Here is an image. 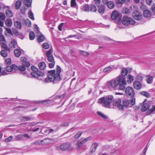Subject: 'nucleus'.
Instances as JSON below:
<instances>
[{"label":"nucleus","instance_id":"1","mask_svg":"<svg viewBox=\"0 0 155 155\" xmlns=\"http://www.w3.org/2000/svg\"><path fill=\"white\" fill-rule=\"evenodd\" d=\"M132 69L123 68L121 69V75L107 82V85L110 88H114L121 91L124 90L127 84L125 77L129 72H130Z\"/></svg>","mask_w":155,"mask_h":155},{"label":"nucleus","instance_id":"2","mask_svg":"<svg viewBox=\"0 0 155 155\" xmlns=\"http://www.w3.org/2000/svg\"><path fill=\"white\" fill-rule=\"evenodd\" d=\"M61 71V68L58 65L57 66L56 70H54L48 71V77L45 79V82H53V83H56L60 81L61 80L60 75Z\"/></svg>","mask_w":155,"mask_h":155},{"label":"nucleus","instance_id":"3","mask_svg":"<svg viewBox=\"0 0 155 155\" xmlns=\"http://www.w3.org/2000/svg\"><path fill=\"white\" fill-rule=\"evenodd\" d=\"M113 97L109 95L105 97H102L99 99V102L103 104V106L106 108H113L111 105L113 101Z\"/></svg>","mask_w":155,"mask_h":155},{"label":"nucleus","instance_id":"4","mask_svg":"<svg viewBox=\"0 0 155 155\" xmlns=\"http://www.w3.org/2000/svg\"><path fill=\"white\" fill-rule=\"evenodd\" d=\"M52 50L50 49L46 51V55L47 58L48 63V66L50 68H53L54 67L55 64V61L54 58L52 54Z\"/></svg>","mask_w":155,"mask_h":155},{"label":"nucleus","instance_id":"5","mask_svg":"<svg viewBox=\"0 0 155 155\" xmlns=\"http://www.w3.org/2000/svg\"><path fill=\"white\" fill-rule=\"evenodd\" d=\"M122 22L124 25L127 26L130 24L134 25L135 22L132 18L127 16H124L122 19Z\"/></svg>","mask_w":155,"mask_h":155},{"label":"nucleus","instance_id":"6","mask_svg":"<svg viewBox=\"0 0 155 155\" xmlns=\"http://www.w3.org/2000/svg\"><path fill=\"white\" fill-rule=\"evenodd\" d=\"M125 94L126 96L130 97H132L134 95V92L133 88L130 87L125 88Z\"/></svg>","mask_w":155,"mask_h":155},{"label":"nucleus","instance_id":"7","mask_svg":"<svg viewBox=\"0 0 155 155\" xmlns=\"http://www.w3.org/2000/svg\"><path fill=\"white\" fill-rule=\"evenodd\" d=\"M135 103V99L133 98L129 101L127 99H124L123 101V106L127 107L130 104L131 106H133Z\"/></svg>","mask_w":155,"mask_h":155},{"label":"nucleus","instance_id":"8","mask_svg":"<svg viewBox=\"0 0 155 155\" xmlns=\"http://www.w3.org/2000/svg\"><path fill=\"white\" fill-rule=\"evenodd\" d=\"M31 75L33 77L35 78H38L39 79H41V77H42L45 75L44 73L42 71H39L37 72H32L31 73Z\"/></svg>","mask_w":155,"mask_h":155},{"label":"nucleus","instance_id":"9","mask_svg":"<svg viewBox=\"0 0 155 155\" xmlns=\"http://www.w3.org/2000/svg\"><path fill=\"white\" fill-rule=\"evenodd\" d=\"M91 137H88L86 138H82L78 141L76 143V145L78 148L82 146L83 144L91 139Z\"/></svg>","mask_w":155,"mask_h":155},{"label":"nucleus","instance_id":"10","mask_svg":"<svg viewBox=\"0 0 155 155\" xmlns=\"http://www.w3.org/2000/svg\"><path fill=\"white\" fill-rule=\"evenodd\" d=\"M60 148L62 151H65L67 150H71L72 149L71 147V144L69 143L61 144L60 147Z\"/></svg>","mask_w":155,"mask_h":155},{"label":"nucleus","instance_id":"11","mask_svg":"<svg viewBox=\"0 0 155 155\" xmlns=\"http://www.w3.org/2000/svg\"><path fill=\"white\" fill-rule=\"evenodd\" d=\"M132 16L135 19L139 21L142 19V15L139 11H135L133 13Z\"/></svg>","mask_w":155,"mask_h":155},{"label":"nucleus","instance_id":"12","mask_svg":"<svg viewBox=\"0 0 155 155\" xmlns=\"http://www.w3.org/2000/svg\"><path fill=\"white\" fill-rule=\"evenodd\" d=\"M121 101L120 99H117L114 101L113 102L112 107L114 106L117 107V108L119 110H122L124 108L123 106L120 104Z\"/></svg>","mask_w":155,"mask_h":155},{"label":"nucleus","instance_id":"13","mask_svg":"<svg viewBox=\"0 0 155 155\" xmlns=\"http://www.w3.org/2000/svg\"><path fill=\"white\" fill-rule=\"evenodd\" d=\"M155 73H154L153 76L150 75H146V81L148 84H151L153 82V79L155 78Z\"/></svg>","mask_w":155,"mask_h":155},{"label":"nucleus","instance_id":"14","mask_svg":"<svg viewBox=\"0 0 155 155\" xmlns=\"http://www.w3.org/2000/svg\"><path fill=\"white\" fill-rule=\"evenodd\" d=\"M18 69L17 66L15 64H13L11 66H8L6 67V70L8 72L13 71L15 72Z\"/></svg>","mask_w":155,"mask_h":155},{"label":"nucleus","instance_id":"15","mask_svg":"<svg viewBox=\"0 0 155 155\" xmlns=\"http://www.w3.org/2000/svg\"><path fill=\"white\" fill-rule=\"evenodd\" d=\"M98 143H94L91 146L90 149V153H93L95 152L98 146Z\"/></svg>","mask_w":155,"mask_h":155},{"label":"nucleus","instance_id":"16","mask_svg":"<svg viewBox=\"0 0 155 155\" xmlns=\"http://www.w3.org/2000/svg\"><path fill=\"white\" fill-rule=\"evenodd\" d=\"M120 14L116 11H113L111 14V17L112 19L115 20L119 18Z\"/></svg>","mask_w":155,"mask_h":155},{"label":"nucleus","instance_id":"17","mask_svg":"<svg viewBox=\"0 0 155 155\" xmlns=\"http://www.w3.org/2000/svg\"><path fill=\"white\" fill-rule=\"evenodd\" d=\"M21 61L22 62V64L26 67H29L30 64L29 62H27V59L25 57H21L20 58Z\"/></svg>","mask_w":155,"mask_h":155},{"label":"nucleus","instance_id":"18","mask_svg":"<svg viewBox=\"0 0 155 155\" xmlns=\"http://www.w3.org/2000/svg\"><path fill=\"white\" fill-rule=\"evenodd\" d=\"M0 45L1 47L3 49L5 50L6 51H8V52H10V49L9 48H8L7 45L4 42H0Z\"/></svg>","mask_w":155,"mask_h":155},{"label":"nucleus","instance_id":"19","mask_svg":"<svg viewBox=\"0 0 155 155\" xmlns=\"http://www.w3.org/2000/svg\"><path fill=\"white\" fill-rule=\"evenodd\" d=\"M9 45L11 48H15L17 45V43L14 39H12Z\"/></svg>","mask_w":155,"mask_h":155},{"label":"nucleus","instance_id":"20","mask_svg":"<svg viewBox=\"0 0 155 155\" xmlns=\"http://www.w3.org/2000/svg\"><path fill=\"white\" fill-rule=\"evenodd\" d=\"M121 12L123 14H124L127 15H129L131 11L130 9L125 7L121 9Z\"/></svg>","mask_w":155,"mask_h":155},{"label":"nucleus","instance_id":"21","mask_svg":"<svg viewBox=\"0 0 155 155\" xmlns=\"http://www.w3.org/2000/svg\"><path fill=\"white\" fill-rule=\"evenodd\" d=\"M134 87L135 89L139 90L141 88V85L139 82L135 81L134 82Z\"/></svg>","mask_w":155,"mask_h":155},{"label":"nucleus","instance_id":"22","mask_svg":"<svg viewBox=\"0 0 155 155\" xmlns=\"http://www.w3.org/2000/svg\"><path fill=\"white\" fill-rule=\"evenodd\" d=\"M115 68V66L114 65L110 66L108 67H107L105 68L103 71L104 72H109L111 71L112 70Z\"/></svg>","mask_w":155,"mask_h":155},{"label":"nucleus","instance_id":"23","mask_svg":"<svg viewBox=\"0 0 155 155\" xmlns=\"http://www.w3.org/2000/svg\"><path fill=\"white\" fill-rule=\"evenodd\" d=\"M143 16L146 18L150 17L151 15V12L148 9H146L143 12Z\"/></svg>","mask_w":155,"mask_h":155},{"label":"nucleus","instance_id":"24","mask_svg":"<svg viewBox=\"0 0 155 155\" xmlns=\"http://www.w3.org/2000/svg\"><path fill=\"white\" fill-rule=\"evenodd\" d=\"M149 107L150 105L148 104H144L142 107L141 110L142 112L145 111L149 108Z\"/></svg>","mask_w":155,"mask_h":155},{"label":"nucleus","instance_id":"25","mask_svg":"<svg viewBox=\"0 0 155 155\" xmlns=\"http://www.w3.org/2000/svg\"><path fill=\"white\" fill-rule=\"evenodd\" d=\"M97 6L98 7V12L99 13L101 14H103L105 11L104 6L102 5Z\"/></svg>","mask_w":155,"mask_h":155},{"label":"nucleus","instance_id":"26","mask_svg":"<svg viewBox=\"0 0 155 155\" xmlns=\"http://www.w3.org/2000/svg\"><path fill=\"white\" fill-rule=\"evenodd\" d=\"M38 67L41 70H44L46 68V64L45 62H41L38 64Z\"/></svg>","mask_w":155,"mask_h":155},{"label":"nucleus","instance_id":"27","mask_svg":"<svg viewBox=\"0 0 155 155\" xmlns=\"http://www.w3.org/2000/svg\"><path fill=\"white\" fill-rule=\"evenodd\" d=\"M89 11L92 12H95L97 11V8L96 6L93 4L89 6Z\"/></svg>","mask_w":155,"mask_h":155},{"label":"nucleus","instance_id":"28","mask_svg":"<svg viewBox=\"0 0 155 155\" xmlns=\"http://www.w3.org/2000/svg\"><path fill=\"white\" fill-rule=\"evenodd\" d=\"M5 14L9 18H10L13 16L12 12L9 9H7L6 10Z\"/></svg>","mask_w":155,"mask_h":155},{"label":"nucleus","instance_id":"29","mask_svg":"<svg viewBox=\"0 0 155 155\" xmlns=\"http://www.w3.org/2000/svg\"><path fill=\"white\" fill-rule=\"evenodd\" d=\"M21 5V2L19 0L17 1L15 4V8L17 10L19 9Z\"/></svg>","mask_w":155,"mask_h":155},{"label":"nucleus","instance_id":"30","mask_svg":"<svg viewBox=\"0 0 155 155\" xmlns=\"http://www.w3.org/2000/svg\"><path fill=\"white\" fill-rule=\"evenodd\" d=\"M14 53L15 55L17 57H19L21 54V51L19 49H16L14 51Z\"/></svg>","mask_w":155,"mask_h":155},{"label":"nucleus","instance_id":"31","mask_svg":"<svg viewBox=\"0 0 155 155\" xmlns=\"http://www.w3.org/2000/svg\"><path fill=\"white\" fill-rule=\"evenodd\" d=\"M127 82L128 83H131L134 80V77L130 74H128L127 76Z\"/></svg>","mask_w":155,"mask_h":155},{"label":"nucleus","instance_id":"32","mask_svg":"<svg viewBox=\"0 0 155 155\" xmlns=\"http://www.w3.org/2000/svg\"><path fill=\"white\" fill-rule=\"evenodd\" d=\"M5 25L8 27H10L12 25V21L11 19H7L5 22Z\"/></svg>","mask_w":155,"mask_h":155},{"label":"nucleus","instance_id":"33","mask_svg":"<svg viewBox=\"0 0 155 155\" xmlns=\"http://www.w3.org/2000/svg\"><path fill=\"white\" fill-rule=\"evenodd\" d=\"M15 26L18 29H21V23L18 21H16L14 22Z\"/></svg>","mask_w":155,"mask_h":155},{"label":"nucleus","instance_id":"34","mask_svg":"<svg viewBox=\"0 0 155 155\" xmlns=\"http://www.w3.org/2000/svg\"><path fill=\"white\" fill-rule=\"evenodd\" d=\"M5 29V34L6 35L8 36L9 35H12V32L10 29L6 28Z\"/></svg>","mask_w":155,"mask_h":155},{"label":"nucleus","instance_id":"35","mask_svg":"<svg viewBox=\"0 0 155 155\" xmlns=\"http://www.w3.org/2000/svg\"><path fill=\"white\" fill-rule=\"evenodd\" d=\"M140 94L145 96L147 98H148L150 96V94L146 91H143L140 92Z\"/></svg>","mask_w":155,"mask_h":155},{"label":"nucleus","instance_id":"36","mask_svg":"<svg viewBox=\"0 0 155 155\" xmlns=\"http://www.w3.org/2000/svg\"><path fill=\"white\" fill-rule=\"evenodd\" d=\"M23 139V136L22 134L16 135L15 136L14 140H20Z\"/></svg>","mask_w":155,"mask_h":155},{"label":"nucleus","instance_id":"37","mask_svg":"<svg viewBox=\"0 0 155 155\" xmlns=\"http://www.w3.org/2000/svg\"><path fill=\"white\" fill-rule=\"evenodd\" d=\"M7 51L5 50H2L1 51L0 54L3 57L5 58L7 56Z\"/></svg>","mask_w":155,"mask_h":155},{"label":"nucleus","instance_id":"38","mask_svg":"<svg viewBox=\"0 0 155 155\" xmlns=\"http://www.w3.org/2000/svg\"><path fill=\"white\" fill-rule=\"evenodd\" d=\"M154 111H155V106H153L151 109L148 110L147 111L146 113L147 115H149Z\"/></svg>","mask_w":155,"mask_h":155},{"label":"nucleus","instance_id":"39","mask_svg":"<svg viewBox=\"0 0 155 155\" xmlns=\"http://www.w3.org/2000/svg\"><path fill=\"white\" fill-rule=\"evenodd\" d=\"M24 2L25 5L27 7H30L31 6V0H24Z\"/></svg>","mask_w":155,"mask_h":155},{"label":"nucleus","instance_id":"40","mask_svg":"<svg viewBox=\"0 0 155 155\" xmlns=\"http://www.w3.org/2000/svg\"><path fill=\"white\" fill-rule=\"evenodd\" d=\"M45 39L44 36L42 35H40L38 38V41L39 42H41Z\"/></svg>","mask_w":155,"mask_h":155},{"label":"nucleus","instance_id":"41","mask_svg":"<svg viewBox=\"0 0 155 155\" xmlns=\"http://www.w3.org/2000/svg\"><path fill=\"white\" fill-rule=\"evenodd\" d=\"M41 143L44 144H47L50 142V139H45L43 140H41Z\"/></svg>","mask_w":155,"mask_h":155},{"label":"nucleus","instance_id":"42","mask_svg":"<svg viewBox=\"0 0 155 155\" xmlns=\"http://www.w3.org/2000/svg\"><path fill=\"white\" fill-rule=\"evenodd\" d=\"M107 5L108 8L110 9L113 8L114 6V4L112 2H109Z\"/></svg>","mask_w":155,"mask_h":155},{"label":"nucleus","instance_id":"43","mask_svg":"<svg viewBox=\"0 0 155 155\" xmlns=\"http://www.w3.org/2000/svg\"><path fill=\"white\" fill-rule=\"evenodd\" d=\"M35 37L34 33L33 31L30 32L29 35L30 39L31 40H33L35 38Z\"/></svg>","mask_w":155,"mask_h":155},{"label":"nucleus","instance_id":"44","mask_svg":"<svg viewBox=\"0 0 155 155\" xmlns=\"http://www.w3.org/2000/svg\"><path fill=\"white\" fill-rule=\"evenodd\" d=\"M82 9L85 12L89 11V6L88 5H85L82 7Z\"/></svg>","mask_w":155,"mask_h":155},{"label":"nucleus","instance_id":"45","mask_svg":"<svg viewBox=\"0 0 155 155\" xmlns=\"http://www.w3.org/2000/svg\"><path fill=\"white\" fill-rule=\"evenodd\" d=\"M97 113L99 115L101 116V117L104 119H107L108 118V117L107 116L104 115L100 111H97Z\"/></svg>","mask_w":155,"mask_h":155},{"label":"nucleus","instance_id":"46","mask_svg":"<svg viewBox=\"0 0 155 155\" xmlns=\"http://www.w3.org/2000/svg\"><path fill=\"white\" fill-rule=\"evenodd\" d=\"M51 103L50 101L48 100H45L44 101H37V103H41L44 104H47Z\"/></svg>","mask_w":155,"mask_h":155},{"label":"nucleus","instance_id":"47","mask_svg":"<svg viewBox=\"0 0 155 155\" xmlns=\"http://www.w3.org/2000/svg\"><path fill=\"white\" fill-rule=\"evenodd\" d=\"M25 24L28 27H30L31 26V23L30 21L28 19H26L25 21Z\"/></svg>","mask_w":155,"mask_h":155},{"label":"nucleus","instance_id":"48","mask_svg":"<svg viewBox=\"0 0 155 155\" xmlns=\"http://www.w3.org/2000/svg\"><path fill=\"white\" fill-rule=\"evenodd\" d=\"M29 17L30 18H31V19L34 20V18L33 16V14L32 12L31 11H30L28 12V14Z\"/></svg>","mask_w":155,"mask_h":155},{"label":"nucleus","instance_id":"49","mask_svg":"<svg viewBox=\"0 0 155 155\" xmlns=\"http://www.w3.org/2000/svg\"><path fill=\"white\" fill-rule=\"evenodd\" d=\"M21 120L23 121L30 120L31 118L28 117H21Z\"/></svg>","mask_w":155,"mask_h":155},{"label":"nucleus","instance_id":"50","mask_svg":"<svg viewBox=\"0 0 155 155\" xmlns=\"http://www.w3.org/2000/svg\"><path fill=\"white\" fill-rule=\"evenodd\" d=\"M5 19V16L4 13L0 12V19L4 21Z\"/></svg>","mask_w":155,"mask_h":155},{"label":"nucleus","instance_id":"51","mask_svg":"<svg viewBox=\"0 0 155 155\" xmlns=\"http://www.w3.org/2000/svg\"><path fill=\"white\" fill-rule=\"evenodd\" d=\"M42 45L43 47L45 49H48L50 47L49 45L47 43H43Z\"/></svg>","mask_w":155,"mask_h":155},{"label":"nucleus","instance_id":"52","mask_svg":"<svg viewBox=\"0 0 155 155\" xmlns=\"http://www.w3.org/2000/svg\"><path fill=\"white\" fill-rule=\"evenodd\" d=\"M25 65H23V64L22 65H21L19 66L18 68H18L20 71H24L25 69Z\"/></svg>","mask_w":155,"mask_h":155},{"label":"nucleus","instance_id":"53","mask_svg":"<svg viewBox=\"0 0 155 155\" xmlns=\"http://www.w3.org/2000/svg\"><path fill=\"white\" fill-rule=\"evenodd\" d=\"M5 62L7 65H10L11 63V60L10 58H7L5 59Z\"/></svg>","mask_w":155,"mask_h":155},{"label":"nucleus","instance_id":"54","mask_svg":"<svg viewBox=\"0 0 155 155\" xmlns=\"http://www.w3.org/2000/svg\"><path fill=\"white\" fill-rule=\"evenodd\" d=\"M82 132L81 131L78 132L75 136L74 138L75 139H78L81 135Z\"/></svg>","mask_w":155,"mask_h":155},{"label":"nucleus","instance_id":"55","mask_svg":"<svg viewBox=\"0 0 155 155\" xmlns=\"http://www.w3.org/2000/svg\"><path fill=\"white\" fill-rule=\"evenodd\" d=\"M80 53L81 55L84 56H87L89 54L88 53L82 51H80Z\"/></svg>","mask_w":155,"mask_h":155},{"label":"nucleus","instance_id":"56","mask_svg":"<svg viewBox=\"0 0 155 155\" xmlns=\"http://www.w3.org/2000/svg\"><path fill=\"white\" fill-rule=\"evenodd\" d=\"M6 40L2 35H0V42H5Z\"/></svg>","mask_w":155,"mask_h":155},{"label":"nucleus","instance_id":"57","mask_svg":"<svg viewBox=\"0 0 155 155\" xmlns=\"http://www.w3.org/2000/svg\"><path fill=\"white\" fill-rule=\"evenodd\" d=\"M27 10V8L24 7L23 8H22L20 9L21 12L23 14H25L26 13V10Z\"/></svg>","mask_w":155,"mask_h":155},{"label":"nucleus","instance_id":"58","mask_svg":"<svg viewBox=\"0 0 155 155\" xmlns=\"http://www.w3.org/2000/svg\"><path fill=\"white\" fill-rule=\"evenodd\" d=\"M71 7H74L76 5L75 0H71Z\"/></svg>","mask_w":155,"mask_h":155},{"label":"nucleus","instance_id":"59","mask_svg":"<svg viewBox=\"0 0 155 155\" xmlns=\"http://www.w3.org/2000/svg\"><path fill=\"white\" fill-rule=\"evenodd\" d=\"M12 32L16 36H18L19 35V33L17 30L15 28H13L12 29Z\"/></svg>","mask_w":155,"mask_h":155},{"label":"nucleus","instance_id":"60","mask_svg":"<svg viewBox=\"0 0 155 155\" xmlns=\"http://www.w3.org/2000/svg\"><path fill=\"white\" fill-rule=\"evenodd\" d=\"M140 8L141 10H142L143 11V12L144 11L147 9L146 6L143 4L141 5L140 7Z\"/></svg>","mask_w":155,"mask_h":155},{"label":"nucleus","instance_id":"61","mask_svg":"<svg viewBox=\"0 0 155 155\" xmlns=\"http://www.w3.org/2000/svg\"><path fill=\"white\" fill-rule=\"evenodd\" d=\"M41 144V140H38L36 142H35L31 144V145H40Z\"/></svg>","mask_w":155,"mask_h":155},{"label":"nucleus","instance_id":"62","mask_svg":"<svg viewBox=\"0 0 155 155\" xmlns=\"http://www.w3.org/2000/svg\"><path fill=\"white\" fill-rule=\"evenodd\" d=\"M31 69L32 71V72H36L38 71H38L37 68L34 66H32L31 67Z\"/></svg>","mask_w":155,"mask_h":155},{"label":"nucleus","instance_id":"63","mask_svg":"<svg viewBox=\"0 0 155 155\" xmlns=\"http://www.w3.org/2000/svg\"><path fill=\"white\" fill-rule=\"evenodd\" d=\"M95 4L97 6H99L101 3V0H94Z\"/></svg>","mask_w":155,"mask_h":155},{"label":"nucleus","instance_id":"64","mask_svg":"<svg viewBox=\"0 0 155 155\" xmlns=\"http://www.w3.org/2000/svg\"><path fill=\"white\" fill-rule=\"evenodd\" d=\"M12 138L13 137L12 136H10L5 139V141L7 142H9Z\"/></svg>","mask_w":155,"mask_h":155}]
</instances>
